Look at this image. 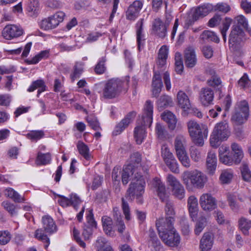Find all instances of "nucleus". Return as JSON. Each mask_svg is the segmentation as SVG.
<instances>
[{
  "instance_id": "2f4dec72",
  "label": "nucleus",
  "mask_w": 251,
  "mask_h": 251,
  "mask_svg": "<svg viewBox=\"0 0 251 251\" xmlns=\"http://www.w3.org/2000/svg\"><path fill=\"white\" fill-rule=\"evenodd\" d=\"M161 117L162 119L167 123L171 130H174L175 128L177 120L173 113L169 111H164L162 114Z\"/></svg>"
},
{
  "instance_id": "e433bc0d",
  "label": "nucleus",
  "mask_w": 251,
  "mask_h": 251,
  "mask_svg": "<svg viewBox=\"0 0 251 251\" xmlns=\"http://www.w3.org/2000/svg\"><path fill=\"white\" fill-rule=\"evenodd\" d=\"M97 251H114L110 243L102 237L98 238L96 242Z\"/></svg>"
},
{
  "instance_id": "3c124183",
  "label": "nucleus",
  "mask_w": 251,
  "mask_h": 251,
  "mask_svg": "<svg viewBox=\"0 0 251 251\" xmlns=\"http://www.w3.org/2000/svg\"><path fill=\"white\" fill-rule=\"evenodd\" d=\"M39 4L38 0H29L27 11L31 16L36 15L39 11Z\"/></svg>"
},
{
  "instance_id": "7ed1b4c3",
  "label": "nucleus",
  "mask_w": 251,
  "mask_h": 251,
  "mask_svg": "<svg viewBox=\"0 0 251 251\" xmlns=\"http://www.w3.org/2000/svg\"><path fill=\"white\" fill-rule=\"evenodd\" d=\"M123 86V82L119 78H112L103 85L101 92H99L100 96L105 99L116 98L120 94Z\"/></svg>"
},
{
  "instance_id": "8fccbe9b",
  "label": "nucleus",
  "mask_w": 251,
  "mask_h": 251,
  "mask_svg": "<svg viewBox=\"0 0 251 251\" xmlns=\"http://www.w3.org/2000/svg\"><path fill=\"white\" fill-rule=\"evenodd\" d=\"M226 198L230 209L234 212H237L239 209V206L236 201V196L233 193H228Z\"/></svg>"
},
{
  "instance_id": "c9c22d12",
  "label": "nucleus",
  "mask_w": 251,
  "mask_h": 251,
  "mask_svg": "<svg viewBox=\"0 0 251 251\" xmlns=\"http://www.w3.org/2000/svg\"><path fill=\"white\" fill-rule=\"evenodd\" d=\"M156 104L158 109L163 110L169 106H172L174 102L171 97L168 95H163L158 99Z\"/></svg>"
},
{
  "instance_id": "0eeeda50",
  "label": "nucleus",
  "mask_w": 251,
  "mask_h": 251,
  "mask_svg": "<svg viewBox=\"0 0 251 251\" xmlns=\"http://www.w3.org/2000/svg\"><path fill=\"white\" fill-rule=\"evenodd\" d=\"M161 156L170 170L174 173H178V164L177 161L169 149L168 147L164 144L161 147Z\"/></svg>"
},
{
  "instance_id": "69168bd1",
  "label": "nucleus",
  "mask_w": 251,
  "mask_h": 251,
  "mask_svg": "<svg viewBox=\"0 0 251 251\" xmlns=\"http://www.w3.org/2000/svg\"><path fill=\"white\" fill-rule=\"evenodd\" d=\"M105 61L106 58L105 56H103L100 58L95 68V72L97 74L100 75L104 73L106 70V67L104 65Z\"/></svg>"
},
{
  "instance_id": "5fc2aeb1",
  "label": "nucleus",
  "mask_w": 251,
  "mask_h": 251,
  "mask_svg": "<svg viewBox=\"0 0 251 251\" xmlns=\"http://www.w3.org/2000/svg\"><path fill=\"white\" fill-rule=\"evenodd\" d=\"M207 224L206 217L201 216L200 217L195 226V233L196 235H199L203 230Z\"/></svg>"
},
{
  "instance_id": "5701e85b",
  "label": "nucleus",
  "mask_w": 251,
  "mask_h": 251,
  "mask_svg": "<svg viewBox=\"0 0 251 251\" xmlns=\"http://www.w3.org/2000/svg\"><path fill=\"white\" fill-rule=\"evenodd\" d=\"M217 159L216 152L211 150L208 152L206 158V167L208 173L213 175L216 169Z\"/></svg>"
},
{
  "instance_id": "f257e3e1",
  "label": "nucleus",
  "mask_w": 251,
  "mask_h": 251,
  "mask_svg": "<svg viewBox=\"0 0 251 251\" xmlns=\"http://www.w3.org/2000/svg\"><path fill=\"white\" fill-rule=\"evenodd\" d=\"M182 180L188 190L193 186L198 189L204 187L207 180L206 176L197 170L187 171L182 175Z\"/></svg>"
},
{
  "instance_id": "72a5a7b5",
  "label": "nucleus",
  "mask_w": 251,
  "mask_h": 251,
  "mask_svg": "<svg viewBox=\"0 0 251 251\" xmlns=\"http://www.w3.org/2000/svg\"><path fill=\"white\" fill-rule=\"evenodd\" d=\"M103 229L105 233L110 236H113L114 233L113 230V222L112 219L107 216L101 218Z\"/></svg>"
},
{
  "instance_id": "f03ea898",
  "label": "nucleus",
  "mask_w": 251,
  "mask_h": 251,
  "mask_svg": "<svg viewBox=\"0 0 251 251\" xmlns=\"http://www.w3.org/2000/svg\"><path fill=\"white\" fill-rule=\"evenodd\" d=\"M145 184L143 176L141 175L135 176L127 190L126 198H129V199L132 201L136 197L137 202L142 203L143 202L142 196L144 193Z\"/></svg>"
},
{
  "instance_id": "bb28decb",
  "label": "nucleus",
  "mask_w": 251,
  "mask_h": 251,
  "mask_svg": "<svg viewBox=\"0 0 251 251\" xmlns=\"http://www.w3.org/2000/svg\"><path fill=\"white\" fill-rule=\"evenodd\" d=\"M152 30L159 37L164 38L167 34V25L159 19H155L152 23Z\"/></svg>"
},
{
  "instance_id": "680f3d73",
  "label": "nucleus",
  "mask_w": 251,
  "mask_h": 251,
  "mask_svg": "<svg viewBox=\"0 0 251 251\" xmlns=\"http://www.w3.org/2000/svg\"><path fill=\"white\" fill-rule=\"evenodd\" d=\"M141 161V155L139 152L133 153L130 156V163L128 165H131L132 169L135 170L140 165Z\"/></svg>"
},
{
  "instance_id": "f3484780",
  "label": "nucleus",
  "mask_w": 251,
  "mask_h": 251,
  "mask_svg": "<svg viewBox=\"0 0 251 251\" xmlns=\"http://www.w3.org/2000/svg\"><path fill=\"white\" fill-rule=\"evenodd\" d=\"M150 185L151 187L156 191L157 195L162 201H165L167 200L168 195L166 193L165 186L159 178H154L151 182Z\"/></svg>"
},
{
  "instance_id": "a18cd8bd",
  "label": "nucleus",
  "mask_w": 251,
  "mask_h": 251,
  "mask_svg": "<svg viewBox=\"0 0 251 251\" xmlns=\"http://www.w3.org/2000/svg\"><path fill=\"white\" fill-rule=\"evenodd\" d=\"M3 37L7 40L13 39L16 36V26L14 25H6L2 31Z\"/></svg>"
},
{
  "instance_id": "ea45409f",
  "label": "nucleus",
  "mask_w": 251,
  "mask_h": 251,
  "mask_svg": "<svg viewBox=\"0 0 251 251\" xmlns=\"http://www.w3.org/2000/svg\"><path fill=\"white\" fill-rule=\"evenodd\" d=\"M49 56V51L48 50H42L37 54L31 59H28L26 60L28 64H36L42 59H45Z\"/></svg>"
},
{
  "instance_id": "09e8293b",
  "label": "nucleus",
  "mask_w": 251,
  "mask_h": 251,
  "mask_svg": "<svg viewBox=\"0 0 251 251\" xmlns=\"http://www.w3.org/2000/svg\"><path fill=\"white\" fill-rule=\"evenodd\" d=\"M249 116V113L234 111L231 119L237 124L240 125L244 123L248 120Z\"/></svg>"
},
{
  "instance_id": "4be33fe9",
  "label": "nucleus",
  "mask_w": 251,
  "mask_h": 251,
  "mask_svg": "<svg viewBox=\"0 0 251 251\" xmlns=\"http://www.w3.org/2000/svg\"><path fill=\"white\" fill-rule=\"evenodd\" d=\"M185 63L188 68L194 67L197 61L194 49L192 47H188L184 51Z\"/></svg>"
},
{
  "instance_id": "49530a36",
  "label": "nucleus",
  "mask_w": 251,
  "mask_h": 251,
  "mask_svg": "<svg viewBox=\"0 0 251 251\" xmlns=\"http://www.w3.org/2000/svg\"><path fill=\"white\" fill-rule=\"evenodd\" d=\"M84 63L82 62H77L75 63L73 71L70 75L71 78L73 81L76 79L78 78L83 72V66Z\"/></svg>"
},
{
  "instance_id": "052dcab7",
  "label": "nucleus",
  "mask_w": 251,
  "mask_h": 251,
  "mask_svg": "<svg viewBox=\"0 0 251 251\" xmlns=\"http://www.w3.org/2000/svg\"><path fill=\"white\" fill-rule=\"evenodd\" d=\"M179 161L182 165L185 168H189L191 166L190 160L187 154L186 151L176 154Z\"/></svg>"
},
{
  "instance_id": "7c9ffc66",
  "label": "nucleus",
  "mask_w": 251,
  "mask_h": 251,
  "mask_svg": "<svg viewBox=\"0 0 251 251\" xmlns=\"http://www.w3.org/2000/svg\"><path fill=\"white\" fill-rule=\"evenodd\" d=\"M161 117L162 119L167 123L171 130H174L175 128L177 120L173 113L169 111H164L162 114Z\"/></svg>"
},
{
  "instance_id": "0e129e2a",
  "label": "nucleus",
  "mask_w": 251,
  "mask_h": 251,
  "mask_svg": "<svg viewBox=\"0 0 251 251\" xmlns=\"http://www.w3.org/2000/svg\"><path fill=\"white\" fill-rule=\"evenodd\" d=\"M44 132L42 130H32L30 131L27 134V137L33 141H37L41 139L44 136Z\"/></svg>"
},
{
  "instance_id": "37998d69",
  "label": "nucleus",
  "mask_w": 251,
  "mask_h": 251,
  "mask_svg": "<svg viewBox=\"0 0 251 251\" xmlns=\"http://www.w3.org/2000/svg\"><path fill=\"white\" fill-rule=\"evenodd\" d=\"M168 53V47L166 46H162L159 50L157 61V64L160 67H162L165 64Z\"/></svg>"
},
{
  "instance_id": "de8ad7c7",
  "label": "nucleus",
  "mask_w": 251,
  "mask_h": 251,
  "mask_svg": "<svg viewBox=\"0 0 251 251\" xmlns=\"http://www.w3.org/2000/svg\"><path fill=\"white\" fill-rule=\"evenodd\" d=\"M234 20L237 22L235 26H242L251 36V28L249 27L248 21L245 16L242 15H238L235 18Z\"/></svg>"
},
{
  "instance_id": "412c9836",
  "label": "nucleus",
  "mask_w": 251,
  "mask_h": 251,
  "mask_svg": "<svg viewBox=\"0 0 251 251\" xmlns=\"http://www.w3.org/2000/svg\"><path fill=\"white\" fill-rule=\"evenodd\" d=\"M135 112H131L127 114L126 116L116 126L114 132L117 135L122 132L126 128L129 124L133 120L135 117Z\"/></svg>"
},
{
  "instance_id": "f8f14e48",
  "label": "nucleus",
  "mask_w": 251,
  "mask_h": 251,
  "mask_svg": "<svg viewBox=\"0 0 251 251\" xmlns=\"http://www.w3.org/2000/svg\"><path fill=\"white\" fill-rule=\"evenodd\" d=\"M219 161L223 164L227 166H231L235 164V158L233 155L230 153L228 147L222 145L219 148Z\"/></svg>"
},
{
  "instance_id": "864d4df0",
  "label": "nucleus",
  "mask_w": 251,
  "mask_h": 251,
  "mask_svg": "<svg viewBox=\"0 0 251 251\" xmlns=\"http://www.w3.org/2000/svg\"><path fill=\"white\" fill-rule=\"evenodd\" d=\"M201 38L203 40L211 41L216 43L219 41V38L216 34L210 30H205L201 35Z\"/></svg>"
},
{
  "instance_id": "393cba45",
  "label": "nucleus",
  "mask_w": 251,
  "mask_h": 251,
  "mask_svg": "<svg viewBox=\"0 0 251 251\" xmlns=\"http://www.w3.org/2000/svg\"><path fill=\"white\" fill-rule=\"evenodd\" d=\"M187 204L190 216L192 220L194 221L197 216L199 210L197 198L193 195L190 196L187 200Z\"/></svg>"
},
{
  "instance_id": "423d86ee",
  "label": "nucleus",
  "mask_w": 251,
  "mask_h": 251,
  "mask_svg": "<svg viewBox=\"0 0 251 251\" xmlns=\"http://www.w3.org/2000/svg\"><path fill=\"white\" fill-rule=\"evenodd\" d=\"M65 16L63 11H57L48 18L43 20L40 23V27L46 30L54 28L63 21Z\"/></svg>"
},
{
  "instance_id": "4c0bfd02",
  "label": "nucleus",
  "mask_w": 251,
  "mask_h": 251,
  "mask_svg": "<svg viewBox=\"0 0 251 251\" xmlns=\"http://www.w3.org/2000/svg\"><path fill=\"white\" fill-rule=\"evenodd\" d=\"M233 177V171L231 169H226L222 171L219 180L222 184H227L231 182Z\"/></svg>"
},
{
  "instance_id": "6e6552de",
  "label": "nucleus",
  "mask_w": 251,
  "mask_h": 251,
  "mask_svg": "<svg viewBox=\"0 0 251 251\" xmlns=\"http://www.w3.org/2000/svg\"><path fill=\"white\" fill-rule=\"evenodd\" d=\"M167 181L172 188L173 195L176 198L181 200L185 197V191L184 187L179 180L172 175L167 176Z\"/></svg>"
},
{
  "instance_id": "20e7f679",
  "label": "nucleus",
  "mask_w": 251,
  "mask_h": 251,
  "mask_svg": "<svg viewBox=\"0 0 251 251\" xmlns=\"http://www.w3.org/2000/svg\"><path fill=\"white\" fill-rule=\"evenodd\" d=\"M230 135L228 125L226 122L219 123L215 126L210 136V143L211 146L217 147L220 141L226 140Z\"/></svg>"
},
{
  "instance_id": "e2e57ef3",
  "label": "nucleus",
  "mask_w": 251,
  "mask_h": 251,
  "mask_svg": "<svg viewBox=\"0 0 251 251\" xmlns=\"http://www.w3.org/2000/svg\"><path fill=\"white\" fill-rule=\"evenodd\" d=\"M35 237L39 240L42 241L46 244L45 245V248H47L49 246L50 244V239L48 236L44 233L41 229H38L36 230Z\"/></svg>"
},
{
  "instance_id": "ddd939ff",
  "label": "nucleus",
  "mask_w": 251,
  "mask_h": 251,
  "mask_svg": "<svg viewBox=\"0 0 251 251\" xmlns=\"http://www.w3.org/2000/svg\"><path fill=\"white\" fill-rule=\"evenodd\" d=\"M160 229L161 232H162L163 228L161 227ZM160 237L166 245L170 247H177L180 242V236L176 230L166 234L161 233Z\"/></svg>"
},
{
  "instance_id": "6e6d98bb",
  "label": "nucleus",
  "mask_w": 251,
  "mask_h": 251,
  "mask_svg": "<svg viewBox=\"0 0 251 251\" xmlns=\"http://www.w3.org/2000/svg\"><path fill=\"white\" fill-rule=\"evenodd\" d=\"M51 155L49 153H42L39 152L36 159V163L38 165H46L50 163Z\"/></svg>"
},
{
  "instance_id": "79ce46f5",
  "label": "nucleus",
  "mask_w": 251,
  "mask_h": 251,
  "mask_svg": "<svg viewBox=\"0 0 251 251\" xmlns=\"http://www.w3.org/2000/svg\"><path fill=\"white\" fill-rule=\"evenodd\" d=\"M113 211L114 217L115 219H116V226L117 227V230L119 233H122L125 229L126 226L123 221L122 220V218L118 208H114L113 209Z\"/></svg>"
},
{
  "instance_id": "4d7b16f0",
  "label": "nucleus",
  "mask_w": 251,
  "mask_h": 251,
  "mask_svg": "<svg viewBox=\"0 0 251 251\" xmlns=\"http://www.w3.org/2000/svg\"><path fill=\"white\" fill-rule=\"evenodd\" d=\"M4 208L11 215H14L16 213V201L6 200L2 203Z\"/></svg>"
},
{
  "instance_id": "774afa93",
  "label": "nucleus",
  "mask_w": 251,
  "mask_h": 251,
  "mask_svg": "<svg viewBox=\"0 0 251 251\" xmlns=\"http://www.w3.org/2000/svg\"><path fill=\"white\" fill-rule=\"evenodd\" d=\"M190 154L192 160L195 162H198L201 159V152L200 150L195 147H192L190 148Z\"/></svg>"
},
{
  "instance_id": "1a4fd4ad",
  "label": "nucleus",
  "mask_w": 251,
  "mask_h": 251,
  "mask_svg": "<svg viewBox=\"0 0 251 251\" xmlns=\"http://www.w3.org/2000/svg\"><path fill=\"white\" fill-rule=\"evenodd\" d=\"M245 33L238 26L233 25L229 37L230 47L236 49L245 40Z\"/></svg>"
},
{
  "instance_id": "6ab92c4d",
  "label": "nucleus",
  "mask_w": 251,
  "mask_h": 251,
  "mask_svg": "<svg viewBox=\"0 0 251 251\" xmlns=\"http://www.w3.org/2000/svg\"><path fill=\"white\" fill-rule=\"evenodd\" d=\"M214 99V92L209 88H203L201 89L200 93V100L201 104L204 106H207L211 104Z\"/></svg>"
},
{
  "instance_id": "4468645a",
  "label": "nucleus",
  "mask_w": 251,
  "mask_h": 251,
  "mask_svg": "<svg viewBox=\"0 0 251 251\" xmlns=\"http://www.w3.org/2000/svg\"><path fill=\"white\" fill-rule=\"evenodd\" d=\"M174 222V218L173 217H166L165 219L163 218L159 219L156 221V226L158 231L159 236H161L160 228H162L163 230L161 232L162 233L166 234L167 232H172L176 229L173 226V223Z\"/></svg>"
},
{
  "instance_id": "dca6fc26",
  "label": "nucleus",
  "mask_w": 251,
  "mask_h": 251,
  "mask_svg": "<svg viewBox=\"0 0 251 251\" xmlns=\"http://www.w3.org/2000/svg\"><path fill=\"white\" fill-rule=\"evenodd\" d=\"M143 5V2L141 0H135L130 4L126 12V18L129 20H135L139 14Z\"/></svg>"
},
{
  "instance_id": "aec40b11",
  "label": "nucleus",
  "mask_w": 251,
  "mask_h": 251,
  "mask_svg": "<svg viewBox=\"0 0 251 251\" xmlns=\"http://www.w3.org/2000/svg\"><path fill=\"white\" fill-rule=\"evenodd\" d=\"M163 83L159 72H154L152 81V94L157 97L161 92Z\"/></svg>"
},
{
  "instance_id": "a19ab883",
  "label": "nucleus",
  "mask_w": 251,
  "mask_h": 251,
  "mask_svg": "<svg viewBox=\"0 0 251 251\" xmlns=\"http://www.w3.org/2000/svg\"><path fill=\"white\" fill-rule=\"evenodd\" d=\"M135 172V170L132 169L131 165L125 166L121 173V178L123 184H126L129 181V176Z\"/></svg>"
},
{
  "instance_id": "c756f323",
  "label": "nucleus",
  "mask_w": 251,
  "mask_h": 251,
  "mask_svg": "<svg viewBox=\"0 0 251 251\" xmlns=\"http://www.w3.org/2000/svg\"><path fill=\"white\" fill-rule=\"evenodd\" d=\"M42 223L43 227L46 232L52 233L56 231V226L50 216H45L43 217Z\"/></svg>"
},
{
  "instance_id": "9d476101",
  "label": "nucleus",
  "mask_w": 251,
  "mask_h": 251,
  "mask_svg": "<svg viewBox=\"0 0 251 251\" xmlns=\"http://www.w3.org/2000/svg\"><path fill=\"white\" fill-rule=\"evenodd\" d=\"M200 205L202 209L205 212H211L217 207V200L211 194L205 193L200 197Z\"/></svg>"
},
{
  "instance_id": "bf43d9fd",
  "label": "nucleus",
  "mask_w": 251,
  "mask_h": 251,
  "mask_svg": "<svg viewBox=\"0 0 251 251\" xmlns=\"http://www.w3.org/2000/svg\"><path fill=\"white\" fill-rule=\"evenodd\" d=\"M232 22V19L229 18H226L222 23V27L221 28V32L222 35L223 40L225 42L226 41V33L228 30Z\"/></svg>"
},
{
  "instance_id": "c03bdc74",
  "label": "nucleus",
  "mask_w": 251,
  "mask_h": 251,
  "mask_svg": "<svg viewBox=\"0 0 251 251\" xmlns=\"http://www.w3.org/2000/svg\"><path fill=\"white\" fill-rule=\"evenodd\" d=\"M185 138L182 136H177L175 140V149L176 154L186 151L185 148Z\"/></svg>"
},
{
  "instance_id": "b1692460",
  "label": "nucleus",
  "mask_w": 251,
  "mask_h": 251,
  "mask_svg": "<svg viewBox=\"0 0 251 251\" xmlns=\"http://www.w3.org/2000/svg\"><path fill=\"white\" fill-rule=\"evenodd\" d=\"M177 104L184 111H187L191 107V103L188 96L182 91L178 92L176 96Z\"/></svg>"
},
{
  "instance_id": "9b49d317",
  "label": "nucleus",
  "mask_w": 251,
  "mask_h": 251,
  "mask_svg": "<svg viewBox=\"0 0 251 251\" xmlns=\"http://www.w3.org/2000/svg\"><path fill=\"white\" fill-rule=\"evenodd\" d=\"M153 112V102L151 100H147L144 105L142 115L138 120H141L145 124L149 125L150 127L152 123Z\"/></svg>"
},
{
  "instance_id": "338daca9",
  "label": "nucleus",
  "mask_w": 251,
  "mask_h": 251,
  "mask_svg": "<svg viewBox=\"0 0 251 251\" xmlns=\"http://www.w3.org/2000/svg\"><path fill=\"white\" fill-rule=\"evenodd\" d=\"M155 132L159 139L163 140L166 138L167 134L165 127L159 123H157L156 125Z\"/></svg>"
},
{
  "instance_id": "473e14b6",
  "label": "nucleus",
  "mask_w": 251,
  "mask_h": 251,
  "mask_svg": "<svg viewBox=\"0 0 251 251\" xmlns=\"http://www.w3.org/2000/svg\"><path fill=\"white\" fill-rule=\"evenodd\" d=\"M230 148L232 151V154L235 158V164H239L244 157V152L241 146L233 142L231 144Z\"/></svg>"
},
{
  "instance_id": "2eb2a0df",
  "label": "nucleus",
  "mask_w": 251,
  "mask_h": 251,
  "mask_svg": "<svg viewBox=\"0 0 251 251\" xmlns=\"http://www.w3.org/2000/svg\"><path fill=\"white\" fill-rule=\"evenodd\" d=\"M147 126H149V125L145 124L141 120H137V126L134 130V136L138 144H141L145 139L147 136L146 127Z\"/></svg>"
},
{
  "instance_id": "603ef678",
  "label": "nucleus",
  "mask_w": 251,
  "mask_h": 251,
  "mask_svg": "<svg viewBox=\"0 0 251 251\" xmlns=\"http://www.w3.org/2000/svg\"><path fill=\"white\" fill-rule=\"evenodd\" d=\"M234 111H240L249 114V106L248 101L246 100L238 101L235 105Z\"/></svg>"
},
{
  "instance_id": "cd10ccee",
  "label": "nucleus",
  "mask_w": 251,
  "mask_h": 251,
  "mask_svg": "<svg viewBox=\"0 0 251 251\" xmlns=\"http://www.w3.org/2000/svg\"><path fill=\"white\" fill-rule=\"evenodd\" d=\"M213 243V235L211 233H204L200 241V247L201 251H208L212 247Z\"/></svg>"
},
{
  "instance_id": "13d9d810",
  "label": "nucleus",
  "mask_w": 251,
  "mask_h": 251,
  "mask_svg": "<svg viewBox=\"0 0 251 251\" xmlns=\"http://www.w3.org/2000/svg\"><path fill=\"white\" fill-rule=\"evenodd\" d=\"M242 176L243 180L247 182L251 181V171L246 163H243L241 168Z\"/></svg>"
},
{
  "instance_id": "a878e982",
  "label": "nucleus",
  "mask_w": 251,
  "mask_h": 251,
  "mask_svg": "<svg viewBox=\"0 0 251 251\" xmlns=\"http://www.w3.org/2000/svg\"><path fill=\"white\" fill-rule=\"evenodd\" d=\"M76 147L79 154L85 160V165H88L89 161L93 158V156L89 152L88 147L82 141H78Z\"/></svg>"
},
{
  "instance_id": "a211bd4d",
  "label": "nucleus",
  "mask_w": 251,
  "mask_h": 251,
  "mask_svg": "<svg viewBox=\"0 0 251 251\" xmlns=\"http://www.w3.org/2000/svg\"><path fill=\"white\" fill-rule=\"evenodd\" d=\"M143 24L144 19H141L137 22L135 25L136 40L139 50L143 48L145 44V35L143 31Z\"/></svg>"
},
{
  "instance_id": "58836bf2",
  "label": "nucleus",
  "mask_w": 251,
  "mask_h": 251,
  "mask_svg": "<svg viewBox=\"0 0 251 251\" xmlns=\"http://www.w3.org/2000/svg\"><path fill=\"white\" fill-rule=\"evenodd\" d=\"M240 230L245 235L249 234V230L251 228V221L244 217H242L238 221Z\"/></svg>"
},
{
  "instance_id": "c85d7f7f",
  "label": "nucleus",
  "mask_w": 251,
  "mask_h": 251,
  "mask_svg": "<svg viewBox=\"0 0 251 251\" xmlns=\"http://www.w3.org/2000/svg\"><path fill=\"white\" fill-rule=\"evenodd\" d=\"M212 10H213V6L211 4L208 3L200 6L195 9L194 18L195 20H198L199 18L206 16Z\"/></svg>"
},
{
  "instance_id": "39448f33",
  "label": "nucleus",
  "mask_w": 251,
  "mask_h": 251,
  "mask_svg": "<svg viewBox=\"0 0 251 251\" xmlns=\"http://www.w3.org/2000/svg\"><path fill=\"white\" fill-rule=\"evenodd\" d=\"M189 134L194 143L199 146H202L204 144V138H206L208 131L205 129L202 131L201 126L195 121H190L187 123Z\"/></svg>"
},
{
  "instance_id": "f704fd0d",
  "label": "nucleus",
  "mask_w": 251,
  "mask_h": 251,
  "mask_svg": "<svg viewBox=\"0 0 251 251\" xmlns=\"http://www.w3.org/2000/svg\"><path fill=\"white\" fill-rule=\"evenodd\" d=\"M47 86L44 80L40 79L32 82L28 87L27 91L29 92L34 91L36 89H38L37 97H39V95L43 92L46 90Z\"/></svg>"
}]
</instances>
